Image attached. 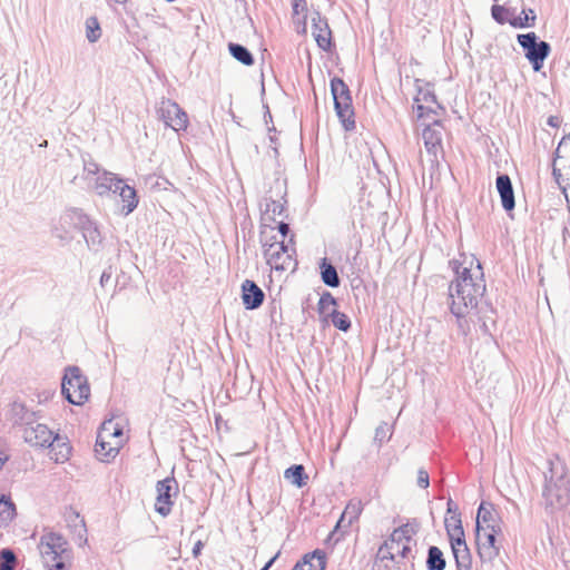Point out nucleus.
Wrapping results in <instances>:
<instances>
[{
    "label": "nucleus",
    "mask_w": 570,
    "mask_h": 570,
    "mask_svg": "<svg viewBox=\"0 0 570 570\" xmlns=\"http://www.w3.org/2000/svg\"><path fill=\"white\" fill-rule=\"evenodd\" d=\"M321 269L322 281L324 284L331 287H337L340 285V277L335 267L331 264H327L325 258L322 261Z\"/></svg>",
    "instance_id": "473e14b6"
},
{
    "label": "nucleus",
    "mask_w": 570,
    "mask_h": 570,
    "mask_svg": "<svg viewBox=\"0 0 570 570\" xmlns=\"http://www.w3.org/2000/svg\"><path fill=\"white\" fill-rule=\"evenodd\" d=\"M454 513H459L458 507H456V504L451 499H449V501H448V514L450 517V515H452Z\"/></svg>",
    "instance_id": "3c124183"
},
{
    "label": "nucleus",
    "mask_w": 570,
    "mask_h": 570,
    "mask_svg": "<svg viewBox=\"0 0 570 570\" xmlns=\"http://www.w3.org/2000/svg\"><path fill=\"white\" fill-rule=\"evenodd\" d=\"M157 114L165 125L175 131L187 128V114L175 101L163 99L157 108Z\"/></svg>",
    "instance_id": "1a4fd4ad"
},
{
    "label": "nucleus",
    "mask_w": 570,
    "mask_h": 570,
    "mask_svg": "<svg viewBox=\"0 0 570 570\" xmlns=\"http://www.w3.org/2000/svg\"><path fill=\"white\" fill-rule=\"evenodd\" d=\"M446 561L443 552L435 546H432L428 550L426 568L428 570H444Z\"/></svg>",
    "instance_id": "c756f323"
},
{
    "label": "nucleus",
    "mask_w": 570,
    "mask_h": 570,
    "mask_svg": "<svg viewBox=\"0 0 570 570\" xmlns=\"http://www.w3.org/2000/svg\"><path fill=\"white\" fill-rule=\"evenodd\" d=\"M335 306L336 299L331 293L326 292L320 297L317 309L324 324L328 323L332 312H337Z\"/></svg>",
    "instance_id": "cd10ccee"
},
{
    "label": "nucleus",
    "mask_w": 570,
    "mask_h": 570,
    "mask_svg": "<svg viewBox=\"0 0 570 570\" xmlns=\"http://www.w3.org/2000/svg\"><path fill=\"white\" fill-rule=\"evenodd\" d=\"M401 544L394 543L392 541H385L377 551V557L381 560H394L396 557L401 554Z\"/></svg>",
    "instance_id": "72a5a7b5"
},
{
    "label": "nucleus",
    "mask_w": 570,
    "mask_h": 570,
    "mask_svg": "<svg viewBox=\"0 0 570 570\" xmlns=\"http://www.w3.org/2000/svg\"><path fill=\"white\" fill-rule=\"evenodd\" d=\"M552 175L553 178H570V135L564 136L556 149Z\"/></svg>",
    "instance_id": "4468645a"
},
{
    "label": "nucleus",
    "mask_w": 570,
    "mask_h": 570,
    "mask_svg": "<svg viewBox=\"0 0 570 570\" xmlns=\"http://www.w3.org/2000/svg\"><path fill=\"white\" fill-rule=\"evenodd\" d=\"M547 124L551 127H558L560 124V119L557 116H550L547 120Z\"/></svg>",
    "instance_id": "5fc2aeb1"
},
{
    "label": "nucleus",
    "mask_w": 570,
    "mask_h": 570,
    "mask_svg": "<svg viewBox=\"0 0 570 570\" xmlns=\"http://www.w3.org/2000/svg\"><path fill=\"white\" fill-rule=\"evenodd\" d=\"M444 523H445L446 531H449V529H451V528H456V527L462 525L460 513H454L450 517H446Z\"/></svg>",
    "instance_id": "c03bdc74"
},
{
    "label": "nucleus",
    "mask_w": 570,
    "mask_h": 570,
    "mask_svg": "<svg viewBox=\"0 0 570 570\" xmlns=\"http://www.w3.org/2000/svg\"><path fill=\"white\" fill-rule=\"evenodd\" d=\"M110 183H112V180H110ZM111 186H112V184L106 185V184L101 183V184H96L95 189L99 195H105L106 193H108L111 196L112 195V188H110Z\"/></svg>",
    "instance_id": "de8ad7c7"
},
{
    "label": "nucleus",
    "mask_w": 570,
    "mask_h": 570,
    "mask_svg": "<svg viewBox=\"0 0 570 570\" xmlns=\"http://www.w3.org/2000/svg\"><path fill=\"white\" fill-rule=\"evenodd\" d=\"M444 127L440 120H433L432 124L425 126L422 131V140L429 155L436 158L442 151V138Z\"/></svg>",
    "instance_id": "2eb2a0df"
},
{
    "label": "nucleus",
    "mask_w": 570,
    "mask_h": 570,
    "mask_svg": "<svg viewBox=\"0 0 570 570\" xmlns=\"http://www.w3.org/2000/svg\"><path fill=\"white\" fill-rule=\"evenodd\" d=\"M518 42L525 53V58L531 62L534 71H540L543 62L551 51L547 41H538L534 32L518 35Z\"/></svg>",
    "instance_id": "6e6552de"
},
{
    "label": "nucleus",
    "mask_w": 570,
    "mask_h": 570,
    "mask_svg": "<svg viewBox=\"0 0 570 570\" xmlns=\"http://www.w3.org/2000/svg\"><path fill=\"white\" fill-rule=\"evenodd\" d=\"M47 448H50V458L57 463L66 462L71 454V446L67 436L56 433L52 442Z\"/></svg>",
    "instance_id": "4be33fe9"
},
{
    "label": "nucleus",
    "mask_w": 570,
    "mask_h": 570,
    "mask_svg": "<svg viewBox=\"0 0 570 570\" xmlns=\"http://www.w3.org/2000/svg\"><path fill=\"white\" fill-rule=\"evenodd\" d=\"M451 546L464 543V530L463 527L451 528L446 531Z\"/></svg>",
    "instance_id": "79ce46f5"
},
{
    "label": "nucleus",
    "mask_w": 570,
    "mask_h": 570,
    "mask_svg": "<svg viewBox=\"0 0 570 570\" xmlns=\"http://www.w3.org/2000/svg\"><path fill=\"white\" fill-rule=\"evenodd\" d=\"M497 189L499 191L501 198V205L507 210L510 212L514 208V189L512 187L511 180H497Z\"/></svg>",
    "instance_id": "393cba45"
},
{
    "label": "nucleus",
    "mask_w": 570,
    "mask_h": 570,
    "mask_svg": "<svg viewBox=\"0 0 570 570\" xmlns=\"http://www.w3.org/2000/svg\"><path fill=\"white\" fill-rule=\"evenodd\" d=\"M414 544H415V541H414L413 538L409 540V543L407 542L406 543H402L401 544L402 547H401V554H400V557L402 559L407 558L410 556V553L412 552V548H413Z\"/></svg>",
    "instance_id": "49530a36"
},
{
    "label": "nucleus",
    "mask_w": 570,
    "mask_h": 570,
    "mask_svg": "<svg viewBox=\"0 0 570 570\" xmlns=\"http://www.w3.org/2000/svg\"><path fill=\"white\" fill-rule=\"evenodd\" d=\"M330 320L336 328H338L343 332H347L351 327V322H350L348 317L344 313H341L338 311L332 312Z\"/></svg>",
    "instance_id": "58836bf2"
},
{
    "label": "nucleus",
    "mask_w": 570,
    "mask_h": 570,
    "mask_svg": "<svg viewBox=\"0 0 570 570\" xmlns=\"http://www.w3.org/2000/svg\"><path fill=\"white\" fill-rule=\"evenodd\" d=\"M417 485L422 489H426L430 484L429 473L424 469L417 471Z\"/></svg>",
    "instance_id": "a18cd8bd"
},
{
    "label": "nucleus",
    "mask_w": 570,
    "mask_h": 570,
    "mask_svg": "<svg viewBox=\"0 0 570 570\" xmlns=\"http://www.w3.org/2000/svg\"><path fill=\"white\" fill-rule=\"evenodd\" d=\"M79 228L82 230V236L89 248H96L101 244V234L97 225L91 222L88 216L87 222H81L79 224Z\"/></svg>",
    "instance_id": "b1692460"
},
{
    "label": "nucleus",
    "mask_w": 570,
    "mask_h": 570,
    "mask_svg": "<svg viewBox=\"0 0 570 570\" xmlns=\"http://www.w3.org/2000/svg\"><path fill=\"white\" fill-rule=\"evenodd\" d=\"M116 3H119V4H124L126 3L128 0H114Z\"/></svg>",
    "instance_id": "0e129e2a"
},
{
    "label": "nucleus",
    "mask_w": 570,
    "mask_h": 570,
    "mask_svg": "<svg viewBox=\"0 0 570 570\" xmlns=\"http://www.w3.org/2000/svg\"><path fill=\"white\" fill-rule=\"evenodd\" d=\"M500 532L476 531L478 554L482 562L493 561L500 552L497 534Z\"/></svg>",
    "instance_id": "f3484780"
},
{
    "label": "nucleus",
    "mask_w": 570,
    "mask_h": 570,
    "mask_svg": "<svg viewBox=\"0 0 570 570\" xmlns=\"http://www.w3.org/2000/svg\"><path fill=\"white\" fill-rule=\"evenodd\" d=\"M125 441L122 426L112 420L105 421L97 436L96 454L100 460L109 461L118 454Z\"/></svg>",
    "instance_id": "7ed1b4c3"
},
{
    "label": "nucleus",
    "mask_w": 570,
    "mask_h": 570,
    "mask_svg": "<svg viewBox=\"0 0 570 570\" xmlns=\"http://www.w3.org/2000/svg\"><path fill=\"white\" fill-rule=\"evenodd\" d=\"M514 13V9L505 8L500 4H494L491 8L492 18L500 24L509 22V20L513 18Z\"/></svg>",
    "instance_id": "c9c22d12"
},
{
    "label": "nucleus",
    "mask_w": 570,
    "mask_h": 570,
    "mask_svg": "<svg viewBox=\"0 0 570 570\" xmlns=\"http://www.w3.org/2000/svg\"><path fill=\"white\" fill-rule=\"evenodd\" d=\"M81 222H87V215L78 210H70L60 216L58 223L53 226L52 234L62 243H68L73 238V232L79 228Z\"/></svg>",
    "instance_id": "9d476101"
},
{
    "label": "nucleus",
    "mask_w": 570,
    "mask_h": 570,
    "mask_svg": "<svg viewBox=\"0 0 570 570\" xmlns=\"http://www.w3.org/2000/svg\"><path fill=\"white\" fill-rule=\"evenodd\" d=\"M458 570L471 569V554L466 542L451 546Z\"/></svg>",
    "instance_id": "c85d7f7f"
},
{
    "label": "nucleus",
    "mask_w": 570,
    "mask_h": 570,
    "mask_svg": "<svg viewBox=\"0 0 570 570\" xmlns=\"http://www.w3.org/2000/svg\"><path fill=\"white\" fill-rule=\"evenodd\" d=\"M242 291L243 304L247 309H254L262 305L264 293L253 281L246 279L242 285Z\"/></svg>",
    "instance_id": "412c9836"
},
{
    "label": "nucleus",
    "mask_w": 570,
    "mask_h": 570,
    "mask_svg": "<svg viewBox=\"0 0 570 570\" xmlns=\"http://www.w3.org/2000/svg\"><path fill=\"white\" fill-rule=\"evenodd\" d=\"M455 278L449 286L451 313L458 318L470 314L485 292L483 269L474 255L460 254L451 261Z\"/></svg>",
    "instance_id": "f257e3e1"
},
{
    "label": "nucleus",
    "mask_w": 570,
    "mask_h": 570,
    "mask_svg": "<svg viewBox=\"0 0 570 570\" xmlns=\"http://www.w3.org/2000/svg\"><path fill=\"white\" fill-rule=\"evenodd\" d=\"M521 14L522 16L518 17L513 16V18L509 20V23L514 28H525L532 27L534 24L535 14L532 9H529V12H525V10H523Z\"/></svg>",
    "instance_id": "f704fd0d"
},
{
    "label": "nucleus",
    "mask_w": 570,
    "mask_h": 570,
    "mask_svg": "<svg viewBox=\"0 0 570 570\" xmlns=\"http://www.w3.org/2000/svg\"><path fill=\"white\" fill-rule=\"evenodd\" d=\"M55 434L46 424L36 423L24 428L23 439L32 446L47 448L52 442Z\"/></svg>",
    "instance_id": "a211bd4d"
},
{
    "label": "nucleus",
    "mask_w": 570,
    "mask_h": 570,
    "mask_svg": "<svg viewBox=\"0 0 570 570\" xmlns=\"http://www.w3.org/2000/svg\"><path fill=\"white\" fill-rule=\"evenodd\" d=\"M8 456H1L0 455V469L2 468V465L4 464V462L7 461Z\"/></svg>",
    "instance_id": "bf43d9fd"
},
{
    "label": "nucleus",
    "mask_w": 570,
    "mask_h": 570,
    "mask_svg": "<svg viewBox=\"0 0 570 570\" xmlns=\"http://www.w3.org/2000/svg\"><path fill=\"white\" fill-rule=\"evenodd\" d=\"M1 456H7L3 451H0Z\"/></svg>",
    "instance_id": "69168bd1"
},
{
    "label": "nucleus",
    "mask_w": 570,
    "mask_h": 570,
    "mask_svg": "<svg viewBox=\"0 0 570 570\" xmlns=\"http://www.w3.org/2000/svg\"><path fill=\"white\" fill-rule=\"evenodd\" d=\"M326 556L321 550L306 554L301 562H297L293 570H325Z\"/></svg>",
    "instance_id": "5701e85b"
},
{
    "label": "nucleus",
    "mask_w": 570,
    "mask_h": 570,
    "mask_svg": "<svg viewBox=\"0 0 570 570\" xmlns=\"http://www.w3.org/2000/svg\"><path fill=\"white\" fill-rule=\"evenodd\" d=\"M331 91L334 99V108L345 130L355 128L354 109L348 86L338 77L331 80Z\"/></svg>",
    "instance_id": "39448f33"
},
{
    "label": "nucleus",
    "mask_w": 570,
    "mask_h": 570,
    "mask_svg": "<svg viewBox=\"0 0 570 570\" xmlns=\"http://www.w3.org/2000/svg\"><path fill=\"white\" fill-rule=\"evenodd\" d=\"M312 33L317 42V46L323 50L331 48V29L326 19H323L318 12L312 18Z\"/></svg>",
    "instance_id": "aec40b11"
},
{
    "label": "nucleus",
    "mask_w": 570,
    "mask_h": 570,
    "mask_svg": "<svg viewBox=\"0 0 570 570\" xmlns=\"http://www.w3.org/2000/svg\"><path fill=\"white\" fill-rule=\"evenodd\" d=\"M61 392L75 405H82L90 395L87 377L78 366H69L65 371Z\"/></svg>",
    "instance_id": "423d86ee"
},
{
    "label": "nucleus",
    "mask_w": 570,
    "mask_h": 570,
    "mask_svg": "<svg viewBox=\"0 0 570 570\" xmlns=\"http://www.w3.org/2000/svg\"><path fill=\"white\" fill-rule=\"evenodd\" d=\"M203 542L200 540H198L195 544H194V548H193V556L195 558H197L200 553H202V550H203Z\"/></svg>",
    "instance_id": "603ef678"
},
{
    "label": "nucleus",
    "mask_w": 570,
    "mask_h": 570,
    "mask_svg": "<svg viewBox=\"0 0 570 570\" xmlns=\"http://www.w3.org/2000/svg\"><path fill=\"white\" fill-rule=\"evenodd\" d=\"M278 224V232L281 233L282 235V239L281 240H284L286 235L288 234L289 232V226L288 224L279 220V222H276Z\"/></svg>",
    "instance_id": "8fccbe9b"
},
{
    "label": "nucleus",
    "mask_w": 570,
    "mask_h": 570,
    "mask_svg": "<svg viewBox=\"0 0 570 570\" xmlns=\"http://www.w3.org/2000/svg\"><path fill=\"white\" fill-rule=\"evenodd\" d=\"M112 195L111 198L120 203V213L128 216L138 206V196L136 189L126 184V180H112Z\"/></svg>",
    "instance_id": "9b49d317"
},
{
    "label": "nucleus",
    "mask_w": 570,
    "mask_h": 570,
    "mask_svg": "<svg viewBox=\"0 0 570 570\" xmlns=\"http://www.w3.org/2000/svg\"><path fill=\"white\" fill-rule=\"evenodd\" d=\"M46 393V400L50 399L53 396V392L52 391H48V392H45Z\"/></svg>",
    "instance_id": "680f3d73"
},
{
    "label": "nucleus",
    "mask_w": 570,
    "mask_h": 570,
    "mask_svg": "<svg viewBox=\"0 0 570 570\" xmlns=\"http://www.w3.org/2000/svg\"><path fill=\"white\" fill-rule=\"evenodd\" d=\"M392 435V426L387 423H381L376 430H375V436L374 440L380 445H382L384 442L389 441Z\"/></svg>",
    "instance_id": "a19ab883"
},
{
    "label": "nucleus",
    "mask_w": 570,
    "mask_h": 570,
    "mask_svg": "<svg viewBox=\"0 0 570 570\" xmlns=\"http://www.w3.org/2000/svg\"><path fill=\"white\" fill-rule=\"evenodd\" d=\"M419 525L417 523H405L391 533L387 541H392L394 543H409V540L412 539L417 532Z\"/></svg>",
    "instance_id": "a878e982"
},
{
    "label": "nucleus",
    "mask_w": 570,
    "mask_h": 570,
    "mask_svg": "<svg viewBox=\"0 0 570 570\" xmlns=\"http://www.w3.org/2000/svg\"><path fill=\"white\" fill-rule=\"evenodd\" d=\"M38 550L45 566L59 563V561L68 562L71 559V550L67 540L56 532L42 534Z\"/></svg>",
    "instance_id": "0eeeda50"
},
{
    "label": "nucleus",
    "mask_w": 570,
    "mask_h": 570,
    "mask_svg": "<svg viewBox=\"0 0 570 570\" xmlns=\"http://www.w3.org/2000/svg\"><path fill=\"white\" fill-rule=\"evenodd\" d=\"M228 50L229 53L243 65L252 66L254 63V57L245 46L230 42L228 45Z\"/></svg>",
    "instance_id": "2f4dec72"
},
{
    "label": "nucleus",
    "mask_w": 570,
    "mask_h": 570,
    "mask_svg": "<svg viewBox=\"0 0 570 570\" xmlns=\"http://www.w3.org/2000/svg\"><path fill=\"white\" fill-rule=\"evenodd\" d=\"M301 6H305V0H295L294 4H293V9H294V12L295 13H298V9L301 8Z\"/></svg>",
    "instance_id": "4d7b16f0"
},
{
    "label": "nucleus",
    "mask_w": 570,
    "mask_h": 570,
    "mask_svg": "<svg viewBox=\"0 0 570 570\" xmlns=\"http://www.w3.org/2000/svg\"><path fill=\"white\" fill-rule=\"evenodd\" d=\"M278 557V553L276 556H274L266 564L265 567L262 569V570H267L273 563L274 561L276 560V558Z\"/></svg>",
    "instance_id": "13d9d810"
},
{
    "label": "nucleus",
    "mask_w": 570,
    "mask_h": 570,
    "mask_svg": "<svg viewBox=\"0 0 570 570\" xmlns=\"http://www.w3.org/2000/svg\"><path fill=\"white\" fill-rule=\"evenodd\" d=\"M284 478L297 488L306 484L307 475L304 472V466L301 464L292 465L284 472Z\"/></svg>",
    "instance_id": "7c9ffc66"
},
{
    "label": "nucleus",
    "mask_w": 570,
    "mask_h": 570,
    "mask_svg": "<svg viewBox=\"0 0 570 570\" xmlns=\"http://www.w3.org/2000/svg\"><path fill=\"white\" fill-rule=\"evenodd\" d=\"M8 456H1L0 455V469L2 468V465L4 464V462L7 461Z\"/></svg>",
    "instance_id": "052dcab7"
},
{
    "label": "nucleus",
    "mask_w": 570,
    "mask_h": 570,
    "mask_svg": "<svg viewBox=\"0 0 570 570\" xmlns=\"http://www.w3.org/2000/svg\"><path fill=\"white\" fill-rule=\"evenodd\" d=\"M83 169L88 175H98L100 173L99 165L91 158H83Z\"/></svg>",
    "instance_id": "37998d69"
},
{
    "label": "nucleus",
    "mask_w": 570,
    "mask_h": 570,
    "mask_svg": "<svg viewBox=\"0 0 570 570\" xmlns=\"http://www.w3.org/2000/svg\"><path fill=\"white\" fill-rule=\"evenodd\" d=\"M285 212L284 202L282 199H272V198H265L264 203L262 204V220L264 223V229L266 230L269 228L271 230H274L273 227L269 226L271 223H276L278 217H283Z\"/></svg>",
    "instance_id": "6ab92c4d"
},
{
    "label": "nucleus",
    "mask_w": 570,
    "mask_h": 570,
    "mask_svg": "<svg viewBox=\"0 0 570 570\" xmlns=\"http://www.w3.org/2000/svg\"><path fill=\"white\" fill-rule=\"evenodd\" d=\"M497 178L503 179V178H510L507 174H499Z\"/></svg>",
    "instance_id": "e2e57ef3"
},
{
    "label": "nucleus",
    "mask_w": 570,
    "mask_h": 570,
    "mask_svg": "<svg viewBox=\"0 0 570 570\" xmlns=\"http://www.w3.org/2000/svg\"><path fill=\"white\" fill-rule=\"evenodd\" d=\"M157 497L155 503V510L166 517L171 511V495L177 492V483L175 479H165L157 482L156 485Z\"/></svg>",
    "instance_id": "f8f14e48"
},
{
    "label": "nucleus",
    "mask_w": 570,
    "mask_h": 570,
    "mask_svg": "<svg viewBox=\"0 0 570 570\" xmlns=\"http://www.w3.org/2000/svg\"><path fill=\"white\" fill-rule=\"evenodd\" d=\"M101 36L100 24L96 17L86 20V37L89 42H96Z\"/></svg>",
    "instance_id": "e433bc0d"
},
{
    "label": "nucleus",
    "mask_w": 570,
    "mask_h": 570,
    "mask_svg": "<svg viewBox=\"0 0 570 570\" xmlns=\"http://www.w3.org/2000/svg\"><path fill=\"white\" fill-rule=\"evenodd\" d=\"M111 277V274L107 271H105L102 274H101V277H100V284L104 286Z\"/></svg>",
    "instance_id": "6e6d98bb"
},
{
    "label": "nucleus",
    "mask_w": 570,
    "mask_h": 570,
    "mask_svg": "<svg viewBox=\"0 0 570 570\" xmlns=\"http://www.w3.org/2000/svg\"><path fill=\"white\" fill-rule=\"evenodd\" d=\"M417 102V117L423 118L429 112L436 114V109H440V105L436 101L435 95L431 92L422 94V97L415 99Z\"/></svg>",
    "instance_id": "bb28decb"
},
{
    "label": "nucleus",
    "mask_w": 570,
    "mask_h": 570,
    "mask_svg": "<svg viewBox=\"0 0 570 570\" xmlns=\"http://www.w3.org/2000/svg\"><path fill=\"white\" fill-rule=\"evenodd\" d=\"M16 560V556L10 549H2L0 551V570H13Z\"/></svg>",
    "instance_id": "ea45409f"
},
{
    "label": "nucleus",
    "mask_w": 570,
    "mask_h": 570,
    "mask_svg": "<svg viewBox=\"0 0 570 570\" xmlns=\"http://www.w3.org/2000/svg\"><path fill=\"white\" fill-rule=\"evenodd\" d=\"M14 517V505L4 497L0 498V525L11 521Z\"/></svg>",
    "instance_id": "4c0bfd02"
},
{
    "label": "nucleus",
    "mask_w": 570,
    "mask_h": 570,
    "mask_svg": "<svg viewBox=\"0 0 570 570\" xmlns=\"http://www.w3.org/2000/svg\"><path fill=\"white\" fill-rule=\"evenodd\" d=\"M476 531L501 532L502 520L492 504L481 503L476 514Z\"/></svg>",
    "instance_id": "dca6fc26"
},
{
    "label": "nucleus",
    "mask_w": 570,
    "mask_h": 570,
    "mask_svg": "<svg viewBox=\"0 0 570 570\" xmlns=\"http://www.w3.org/2000/svg\"><path fill=\"white\" fill-rule=\"evenodd\" d=\"M261 237L264 256L271 267L277 271H286L296 266L295 248L293 246L285 244V240H277L275 237H272L273 242H269L266 230H262Z\"/></svg>",
    "instance_id": "20e7f679"
},
{
    "label": "nucleus",
    "mask_w": 570,
    "mask_h": 570,
    "mask_svg": "<svg viewBox=\"0 0 570 570\" xmlns=\"http://www.w3.org/2000/svg\"><path fill=\"white\" fill-rule=\"evenodd\" d=\"M363 511V504L361 500L352 499L346 504L340 520L337 521L334 531L331 533L330 538H335L336 541L341 539V537L347 531V529L358 520L361 513Z\"/></svg>",
    "instance_id": "ddd939ff"
},
{
    "label": "nucleus",
    "mask_w": 570,
    "mask_h": 570,
    "mask_svg": "<svg viewBox=\"0 0 570 570\" xmlns=\"http://www.w3.org/2000/svg\"><path fill=\"white\" fill-rule=\"evenodd\" d=\"M66 563L67 562L59 561V563H53V564L46 566V567L48 568V570H65Z\"/></svg>",
    "instance_id": "864d4df0"
},
{
    "label": "nucleus",
    "mask_w": 570,
    "mask_h": 570,
    "mask_svg": "<svg viewBox=\"0 0 570 570\" xmlns=\"http://www.w3.org/2000/svg\"><path fill=\"white\" fill-rule=\"evenodd\" d=\"M542 499L546 510L556 512L570 505V479L564 463L549 460L543 471Z\"/></svg>",
    "instance_id": "f03ea898"
},
{
    "label": "nucleus",
    "mask_w": 570,
    "mask_h": 570,
    "mask_svg": "<svg viewBox=\"0 0 570 570\" xmlns=\"http://www.w3.org/2000/svg\"><path fill=\"white\" fill-rule=\"evenodd\" d=\"M557 183L562 189L564 197L570 206V180H562L563 184H561L560 180H557Z\"/></svg>",
    "instance_id": "09e8293b"
}]
</instances>
